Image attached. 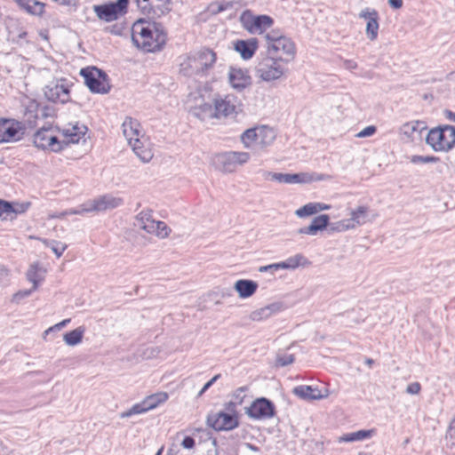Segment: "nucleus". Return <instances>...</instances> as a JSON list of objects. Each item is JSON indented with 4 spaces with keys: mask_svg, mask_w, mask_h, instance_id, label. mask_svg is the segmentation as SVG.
<instances>
[{
    "mask_svg": "<svg viewBox=\"0 0 455 455\" xmlns=\"http://www.w3.org/2000/svg\"><path fill=\"white\" fill-rule=\"evenodd\" d=\"M166 34L155 22L143 19L135 21L132 28V40L140 49L147 52L160 51L166 43Z\"/></svg>",
    "mask_w": 455,
    "mask_h": 455,
    "instance_id": "f257e3e1",
    "label": "nucleus"
},
{
    "mask_svg": "<svg viewBox=\"0 0 455 455\" xmlns=\"http://www.w3.org/2000/svg\"><path fill=\"white\" fill-rule=\"evenodd\" d=\"M288 63L267 52H261L255 66V75L264 82H274L285 76L288 73Z\"/></svg>",
    "mask_w": 455,
    "mask_h": 455,
    "instance_id": "f03ea898",
    "label": "nucleus"
},
{
    "mask_svg": "<svg viewBox=\"0 0 455 455\" xmlns=\"http://www.w3.org/2000/svg\"><path fill=\"white\" fill-rule=\"evenodd\" d=\"M264 39L267 53L282 58L288 64L294 60L296 46L291 38L282 35L279 31L271 30L264 36Z\"/></svg>",
    "mask_w": 455,
    "mask_h": 455,
    "instance_id": "7ed1b4c3",
    "label": "nucleus"
},
{
    "mask_svg": "<svg viewBox=\"0 0 455 455\" xmlns=\"http://www.w3.org/2000/svg\"><path fill=\"white\" fill-rule=\"evenodd\" d=\"M216 53L210 49H202L188 56L180 63V71L185 76H204L216 62Z\"/></svg>",
    "mask_w": 455,
    "mask_h": 455,
    "instance_id": "20e7f679",
    "label": "nucleus"
},
{
    "mask_svg": "<svg viewBox=\"0 0 455 455\" xmlns=\"http://www.w3.org/2000/svg\"><path fill=\"white\" fill-rule=\"evenodd\" d=\"M426 141L435 151H450L455 147V127L443 125L433 128L428 132Z\"/></svg>",
    "mask_w": 455,
    "mask_h": 455,
    "instance_id": "39448f33",
    "label": "nucleus"
},
{
    "mask_svg": "<svg viewBox=\"0 0 455 455\" xmlns=\"http://www.w3.org/2000/svg\"><path fill=\"white\" fill-rule=\"evenodd\" d=\"M239 21L243 29L251 35H261L270 28L274 20L268 15H255L251 10L243 11Z\"/></svg>",
    "mask_w": 455,
    "mask_h": 455,
    "instance_id": "423d86ee",
    "label": "nucleus"
},
{
    "mask_svg": "<svg viewBox=\"0 0 455 455\" xmlns=\"http://www.w3.org/2000/svg\"><path fill=\"white\" fill-rule=\"evenodd\" d=\"M275 131L268 126H259L246 130L241 136V140L246 148L256 145L259 148L270 146L275 139Z\"/></svg>",
    "mask_w": 455,
    "mask_h": 455,
    "instance_id": "0eeeda50",
    "label": "nucleus"
},
{
    "mask_svg": "<svg viewBox=\"0 0 455 455\" xmlns=\"http://www.w3.org/2000/svg\"><path fill=\"white\" fill-rule=\"evenodd\" d=\"M250 159L247 152L229 151L217 154L212 158L214 166L223 172H232L237 165L243 164Z\"/></svg>",
    "mask_w": 455,
    "mask_h": 455,
    "instance_id": "6e6552de",
    "label": "nucleus"
},
{
    "mask_svg": "<svg viewBox=\"0 0 455 455\" xmlns=\"http://www.w3.org/2000/svg\"><path fill=\"white\" fill-rule=\"evenodd\" d=\"M80 74L92 92L104 94L109 92L108 76L102 70L97 68H82Z\"/></svg>",
    "mask_w": 455,
    "mask_h": 455,
    "instance_id": "1a4fd4ad",
    "label": "nucleus"
},
{
    "mask_svg": "<svg viewBox=\"0 0 455 455\" xmlns=\"http://www.w3.org/2000/svg\"><path fill=\"white\" fill-rule=\"evenodd\" d=\"M128 4L129 0H116V2L93 5V12L100 20L112 22L127 12Z\"/></svg>",
    "mask_w": 455,
    "mask_h": 455,
    "instance_id": "9d476101",
    "label": "nucleus"
},
{
    "mask_svg": "<svg viewBox=\"0 0 455 455\" xmlns=\"http://www.w3.org/2000/svg\"><path fill=\"white\" fill-rule=\"evenodd\" d=\"M207 425L216 431H228L238 426L236 411H221L207 416Z\"/></svg>",
    "mask_w": 455,
    "mask_h": 455,
    "instance_id": "9b49d317",
    "label": "nucleus"
},
{
    "mask_svg": "<svg viewBox=\"0 0 455 455\" xmlns=\"http://www.w3.org/2000/svg\"><path fill=\"white\" fill-rule=\"evenodd\" d=\"M215 104L216 119L234 118L240 109V102L236 96L227 94L217 95L213 99Z\"/></svg>",
    "mask_w": 455,
    "mask_h": 455,
    "instance_id": "f8f14e48",
    "label": "nucleus"
},
{
    "mask_svg": "<svg viewBox=\"0 0 455 455\" xmlns=\"http://www.w3.org/2000/svg\"><path fill=\"white\" fill-rule=\"evenodd\" d=\"M168 397H169V395L165 392H158V393L148 395L140 403H135L129 410L123 411L120 414V417L122 419H124V418H129L132 415L145 413L150 410L156 408L160 404L165 403L167 401Z\"/></svg>",
    "mask_w": 455,
    "mask_h": 455,
    "instance_id": "ddd939ff",
    "label": "nucleus"
},
{
    "mask_svg": "<svg viewBox=\"0 0 455 455\" xmlns=\"http://www.w3.org/2000/svg\"><path fill=\"white\" fill-rule=\"evenodd\" d=\"M33 143L37 148L50 149L53 152H59L62 149V143L58 140L52 126L40 128L34 134Z\"/></svg>",
    "mask_w": 455,
    "mask_h": 455,
    "instance_id": "4468645a",
    "label": "nucleus"
},
{
    "mask_svg": "<svg viewBox=\"0 0 455 455\" xmlns=\"http://www.w3.org/2000/svg\"><path fill=\"white\" fill-rule=\"evenodd\" d=\"M23 123L14 119H0V143L16 142L22 139L25 133Z\"/></svg>",
    "mask_w": 455,
    "mask_h": 455,
    "instance_id": "2eb2a0df",
    "label": "nucleus"
},
{
    "mask_svg": "<svg viewBox=\"0 0 455 455\" xmlns=\"http://www.w3.org/2000/svg\"><path fill=\"white\" fill-rule=\"evenodd\" d=\"M45 98L53 103L64 104L70 100V90L64 79L51 82L44 89Z\"/></svg>",
    "mask_w": 455,
    "mask_h": 455,
    "instance_id": "dca6fc26",
    "label": "nucleus"
},
{
    "mask_svg": "<svg viewBox=\"0 0 455 455\" xmlns=\"http://www.w3.org/2000/svg\"><path fill=\"white\" fill-rule=\"evenodd\" d=\"M247 414L255 419H269L275 415V405L267 398H259L247 409Z\"/></svg>",
    "mask_w": 455,
    "mask_h": 455,
    "instance_id": "f3484780",
    "label": "nucleus"
},
{
    "mask_svg": "<svg viewBox=\"0 0 455 455\" xmlns=\"http://www.w3.org/2000/svg\"><path fill=\"white\" fill-rule=\"evenodd\" d=\"M277 182L284 184H305L312 181L323 180V174L299 172V173H279Z\"/></svg>",
    "mask_w": 455,
    "mask_h": 455,
    "instance_id": "a211bd4d",
    "label": "nucleus"
},
{
    "mask_svg": "<svg viewBox=\"0 0 455 455\" xmlns=\"http://www.w3.org/2000/svg\"><path fill=\"white\" fill-rule=\"evenodd\" d=\"M87 127L84 124H68L61 129L62 135L64 137L63 143H78L86 134Z\"/></svg>",
    "mask_w": 455,
    "mask_h": 455,
    "instance_id": "6ab92c4d",
    "label": "nucleus"
},
{
    "mask_svg": "<svg viewBox=\"0 0 455 455\" xmlns=\"http://www.w3.org/2000/svg\"><path fill=\"white\" fill-rule=\"evenodd\" d=\"M228 81L230 85L237 91H242L251 84L248 71L236 68H230Z\"/></svg>",
    "mask_w": 455,
    "mask_h": 455,
    "instance_id": "aec40b11",
    "label": "nucleus"
},
{
    "mask_svg": "<svg viewBox=\"0 0 455 455\" xmlns=\"http://www.w3.org/2000/svg\"><path fill=\"white\" fill-rule=\"evenodd\" d=\"M359 17L363 18L367 20L366 25V35L367 37L373 41L378 36V30H379V15L378 12L375 10H370V9H364L362 10L359 13Z\"/></svg>",
    "mask_w": 455,
    "mask_h": 455,
    "instance_id": "412c9836",
    "label": "nucleus"
},
{
    "mask_svg": "<svg viewBox=\"0 0 455 455\" xmlns=\"http://www.w3.org/2000/svg\"><path fill=\"white\" fill-rule=\"evenodd\" d=\"M94 212H102L117 208L123 204V199L111 195H104L91 200Z\"/></svg>",
    "mask_w": 455,
    "mask_h": 455,
    "instance_id": "4be33fe9",
    "label": "nucleus"
},
{
    "mask_svg": "<svg viewBox=\"0 0 455 455\" xmlns=\"http://www.w3.org/2000/svg\"><path fill=\"white\" fill-rule=\"evenodd\" d=\"M123 133L131 146L135 141L136 138L143 139L140 130V124L136 120L130 116H126L122 124Z\"/></svg>",
    "mask_w": 455,
    "mask_h": 455,
    "instance_id": "5701e85b",
    "label": "nucleus"
},
{
    "mask_svg": "<svg viewBox=\"0 0 455 455\" xmlns=\"http://www.w3.org/2000/svg\"><path fill=\"white\" fill-rule=\"evenodd\" d=\"M259 42L257 38L248 40H237L234 43V49L240 53L243 60H251L258 50Z\"/></svg>",
    "mask_w": 455,
    "mask_h": 455,
    "instance_id": "b1692460",
    "label": "nucleus"
},
{
    "mask_svg": "<svg viewBox=\"0 0 455 455\" xmlns=\"http://www.w3.org/2000/svg\"><path fill=\"white\" fill-rule=\"evenodd\" d=\"M19 9L27 14L42 17L44 13L45 4L38 0H13Z\"/></svg>",
    "mask_w": 455,
    "mask_h": 455,
    "instance_id": "393cba45",
    "label": "nucleus"
},
{
    "mask_svg": "<svg viewBox=\"0 0 455 455\" xmlns=\"http://www.w3.org/2000/svg\"><path fill=\"white\" fill-rule=\"evenodd\" d=\"M283 310L281 302H274L263 307L258 308L250 314V319L255 322H260L268 319L275 314Z\"/></svg>",
    "mask_w": 455,
    "mask_h": 455,
    "instance_id": "a878e982",
    "label": "nucleus"
},
{
    "mask_svg": "<svg viewBox=\"0 0 455 455\" xmlns=\"http://www.w3.org/2000/svg\"><path fill=\"white\" fill-rule=\"evenodd\" d=\"M330 217L327 214H321L315 217L309 226L298 230L299 234L315 235L317 232L324 230L329 226Z\"/></svg>",
    "mask_w": 455,
    "mask_h": 455,
    "instance_id": "bb28decb",
    "label": "nucleus"
},
{
    "mask_svg": "<svg viewBox=\"0 0 455 455\" xmlns=\"http://www.w3.org/2000/svg\"><path fill=\"white\" fill-rule=\"evenodd\" d=\"M292 392L298 397L307 401L319 400L327 396V394H322V391L317 387H313L307 385L295 387Z\"/></svg>",
    "mask_w": 455,
    "mask_h": 455,
    "instance_id": "cd10ccee",
    "label": "nucleus"
},
{
    "mask_svg": "<svg viewBox=\"0 0 455 455\" xmlns=\"http://www.w3.org/2000/svg\"><path fill=\"white\" fill-rule=\"evenodd\" d=\"M234 288L238 292L240 298L246 299L256 292L258 283L252 280L240 279L235 283Z\"/></svg>",
    "mask_w": 455,
    "mask_h": 455,
    "instance_id": "c85d7f7f",
    "label": "nucleus"
},
{
    "mask_svg": "<svg viewBox=\"0 0 455 455\" xmlns=\"http://www.w3.org/2000/svg\"><path fill=\"white\" fill-rule=\"evenodd\" d=\"M191 114L196 118L205 121L208 119L216 118L215 104L203 103L191 108Z\"/></svg>",
    "mask_w": 455,
    "mask_h": 455,
    "instance_id": "c756f323",
    "label": "nucleus"
},
{
    "mask_svg": "<svg viewBox=\"0 0 455 455\" xmlns=\"http://www.w3.org/2000/svg\"><path fill=\"white\" fill-rule=\"evenodd\" d=\"M369 212L370 209L366 205H360L350 212V218L347 220L354 226V229L369 220Z\"/></svg>",
    "mask_w": 455,
    "mask_h": 455,
    "instance_id": "7c9ffc66",
    "label": "nucleus"
},
{
    "mask_svg": "<svg viewBox=\"0 0 455 455\" xmlns=\"http://www.w3.org/2000/svg\"><path fill=\"white\" fill-rule=\"evenodd\" d=\"M374 429H362L355 432L347 433L338 438L339 443H354L361 442L366 439H370L373 434Z\"/></svg>",
    "mask_w": 455,
    "mask_h": 455,
    "instance_id": "2f4dec72",
    "label": "nucleus"
},
{
    "mask_svg": "<svg viewBox=\"0 0 455 455\" xmlns=\"http://www.w3.org/2000/svg\"><path fill=\"white\" fill-rule=\"evenodd\" d=\"M133 152L143 162L148 163L153 158L152 150L145 145V141L140 138H136L133 144L131 145Z\"/></svg>",
    "mask_w": 455,
    "mask_h": 455,
    "instance_id": "473e14b6",
    "label": "nucleus"
},
{
    "mask_svg": "<svg viewBox=\"0 0 455 455\" xmlns=\"http://www.w3.org/2000/svg\"><path fill=\"white\" fill-rule=\"evenodd\" d=\"M248 390L246 387L237 388L232 395V399L226 403L224 408L227 411H236V407L243 403L245 392Z\"/></svg>",
    "mask_w": 455,
    "mask_h": 455,
    "instance_id": "72a5a7b5",
    "label": "nucleus"
},
{
    "mask_svg": "<svg viewBox=\"0 0 455 455\" xmlns=\"http://www.w3.org/2000/svg\"><path fill=\"white\" fill-rule=\"evenodd\" d=\"M44 270L38 264L30 266L27 272L28 279L33 283V290L37 288L38 283L44 279Z\"/></svg>",
    "mask_w": 455,
    "mask_h": 455,
    "instance_id": "f704fd0d",
    "label": "nucleus"
},
{
    "mask_svg": "<svg viewBox=\"0 0 455 455\" xmlns=\"http://www.w3.org/2000/svg\"><path fill=\"white\" fill-rule=\"evenodd\" d=\"M84 333V327H78L64 334L63 340L68 346H76L82 342Z\"/></svg>",
    "mask_w": 455,
    "mask_h": 455,
    "instance_id": "c9c22d12",
    "label": "nucleus"
},
{
    "mask_svg": "<svg viewBox=\"0 0 455 455\" xmlns=\"http://www.w3.org/2000/svg\"><path fill=\"white\" fill-rule=\"evenodd\" d=\"M425 125L423 122L416 121V122H410L404 124L400 131L401 132L405 135L408 138H412L414 135V132H419V129H425Z\"/></svg>",
    "mask_w": 455,
    "mask_h": 455,
    "instance_id": "e433bc0d",
    "label": "nucleus"
},
{
    "mask_svg": "<svg viewBox=\"0 0 455 455\" xmlns=\"http://www.w3.org/2000/svg\"><path fill=\"white\" fill-rule=\"evenodd\" d=\"M317 203H308L304 206L296 210L295 214L299 218H305L313 214L317 213Z\"/></svg>",
    "mask_w": 455,
    "mask_h": 455,
    "instance_id": "4c0bfd02",
    "label": "nucleus"
},
{
    "mask_svg": "<svg viewBox=\"0 0 455 455\" xmlns=\"http://www.w3.org/2000/svg\"><path fill=\"white\" fill-rule=\"evenodd\" d=\"M287 263L289 264L290 269H295L299 266H307L310 264L308 259L302 254L298 253L296 255H293L291 257H289L286 259Z\"/></svg>",
    "mask_w": 455,
    "mask_h": 455,
    "instance_id": "58836bf2",
    "label": "nucleus"
},
{
    "mask_svg": "<svg viewBox=\"0 0 455 455\" xmlns=\"http://www.w3.org/2000/svg\"><path fill=\"white\" fill-rule=\"evenodd\" d=\"M153 235L160 238H166L171 233V228L166 225V223L160 220H156Z\"/></svg>",
    "mask_w": 455,
    "mask_h": 455,
    "instance_id": "ea45409f",
    "label": "nucleus"
},
{
    "mask_svg": "<svg viewBox=\"0 0 455 455\" xmlns=\"http://www.w3.org/2000/svg\"><path fill=\"white\" fill-rule=\"evenodd\" d=\"M330 229L333 232H344L354 229V226L350 224L348 220H342L330 225Z\"/></svg>",
    "mask_w": 455,
    "mask_h": 455,
    "instance_id": "a19ab883",
    "label": "nucleus"
},
{
    "mask_svg": "<svg viewBox=\"0 0 455 455\" xmlns=\"http://www.w3.org/2000/svg\"><path fill=\"white\" fill-rule=\"evenodd\" d=\"M152 218V212L149 210L140 212L135 220V226L140 229H143V226L148 223L149 219Z\"/></svg>",
    "mask_w": 455,
    "mask_h": 455,
    "instance_id": "79ce46f5",
    "label": "nucleus"
},
{
    "mask_svg": "<svg viewBox=\"0 0 455 455\" xmlns=\"http://www.w3.org/2000/svg\"><path fill=\"white\" fill-rule=\"evenodd\" d=\"M47 246L52 249L57 258H60L67 249V245L65 243L58 241H51Z\"/></svg>",
    "mask_w": 455,
    "mask_h": 455,
    "instance_id": "37998d69",
    "label": "nucleus"
},
{
    "mask_svg": "<svg viewBox=\"0 0 455 455\" xmlns=\"http://www.w3.org/2000/svg\"><path fill=\"white\" fill-rule=\"evenodd\" d=\"M28 206H29V204H12V209L4 214V219L12 218V214L24 212L28 209Z\"/></svg>",
    "mask_w": 455,
    "mask_h": 455,
    "instance_id": "c03bdc74",
    "label": "nucleus"
},
{
    "mask_svg": "<svg viewBox=\"0 0 455 455\" xmlns=\"http://www.w3.org/2000/svg\"><path fill=\"white\" fill-rule=\"evenodd\" d=\"M294 362V355L291 354H283L277 356L276 363L278 366H287Z\"/></svg>",
    "mask_w": 455,
    "mask_h": 455,
    "instance_id": "a18cd8bd",
    "label": "nucleus"
},
{
    "mask_svg": "<svg viewBox=\"0 0 455 455\" xmlns=\"http://www.w3.org/2000/svg\"><path fill=\"white\" fill-rule=\"evenodd\" d=\"M435 156H412L411 162L413 164H429L437 161Z\"/></svg>",
    "mask_w": 455,
    "mask_h": 455,
    "instance_id": "49530a36",
    "label": "nucleus"
},
{
    "mask_svg": "<svg viewBox=\"0 0 455 455\" xmlns=\"http://www.w3.org/2000/svg\"><path fill=\"white\" fill-rule=\"evenodd\" d=\"M376 127L374 125H370L363 128L361 132L356 134L358 138H365L373 135L376 132Z\"/></svg>",
    "mask_w": 455,
    "mask_h": 455,
    "instance_id": "de8ad7c7",
    "label": "nucleus"
},
{
    "mask_svg": "<svg viewBox=\"0 0 455 455\" xmlns=\"http://www.w3.org/2000/svg\"><path fill=\"white\" fill-rule=\"evenodd\" d=\"M91 204H92V202H91V200H89V201L84 203L83 204H81L80 206H78L77 208H76L77 215H81L85 212H94L93 208L91 206Z\"/></svg>",
    "mask_w": 455,
    "mask_h": 455,
    "instance_id": "09e8293b",
    "label": "nucleus"
},
{
    "mask_svg": "<svg viewBox=\"0 0 455 455\" xmlns=\"http://www.w3.org/2000/svg\"><path fill=\"white\" fill-rule=\"evenodd\" d=\"M447 438L449 439L451 445L455 447V419L451 421L448 429Z\"/></svg>",
    "mask_w": 455,
    "mask_h": 455,
    "instance_id": "8fccbe9b",
    "label": "nucleus"
},
{
    "mask_svg": "<svg viewBox=\"0 0 455 455\" xmlns=\"http://www.w3.org/2000/svg\"><path fill=\"white\" fill-rule=\"evenodd\" d=\"M420 389L421 386L419 382H412L407 386L406 392L411 395H417Z\"/></svg>",
    "mask_w": 455,
    "mask_h": 455,
    "instance_id": "3c124183",
    "label": "nucleus"
},
{
    "mask_svg": "<svg viewBox=\"0 0 455 455\" xmlns=\"http://www.w3.org/2000/svg\"><path fill=\"white\" fill-rule=\"evenodd\" d=\"M70 322V319H65L61 322H60L59 323H56L55 325L48 328L44 333L45 334H48L50 333L51 331H60L61 330L63 327H65L68 323Z\"/></svg>",
    "mask_w": 455,
    "mask_h": 455,
    "instance_id": "603ef678",
    "label": "nucleus"
},
{
    "mask_svg": "<svg viewBox=\"0 0 455 455\" xmlns=\"http://www.w3.org/2000/svg\"><path fill=\"white\" fill-rule=\"evenodd\" d=\"M12 209V204L0 200V218L4 219V214Z\"/></svg>",
    "mask_w": 455,
    "mask_h": 455,
    "instance_id": "864d4df0",
    "label": "nucleus"
},
{
    "mask_svg": "<svg viewBox=\"0 0 455 455\" xmlns=\"http://www.w3.org/2000/svg\"><path fill=\"white\" fill-rule=\"evenodd\" d=\"M224 10V6L218 3L212 4L208 6V11L212 14L220 13Z\"/></svg>",
    "mask_w": 455,
    "mask_h": 455,
    "instance_id": "5fc2aeb1",
    "label": "nucleus"
},
{
    "mask_svg": "<svg viewBox=\"0 0 455 455\" xmlns=\"http://www.w3.org/2000/svg\"><path fill=\"white\" fill-rule=\"evenodd\" d=\"M9 280V271L4 266H0V283L5 284Z\"/></svg>",
    "mask_w": 455,
    "mask_h": 455,
    "instance_id": "6e6d98bb",
    "label": "nucleus"
},
{
    "mask_svg": "<svg viewBox=\"0 0 455 455\" xmlns=\"http://www.w3.org/2000/svg\"><path fill=\"white\" fill-rule=\"evenodd\" d=\"M156 220H155L153 218L149 219L148 223L143 226V230H145L148 234H152L155 231Z\"/></svg>",
    "mask_w": 455,
    "mask_h": 455,
    "instance_id": "4d7b16f0",
    "label": "nucleus"
},
{
    "mask_svg": "<svg viewBox=\"0 0 455 455\" xmlns=\"http://www.w3.org/2000/svg\"><path fill=\"white\" fill-rule=\"evenodd\" d=\"M259 272H269L271 274H274V272L277 271V270H276L275 263H274V264L260 267L259 268Z\"/></svg>",
    "mask_w": 455,
    "mask_h": 455,
    "instance_id": "13d9d810",
    "label": "nucleus"
},
{
    "mask_svg": "<svg viewBox=\"0 0 455 455\" xmlns=\"http://www.w3.org/2000/svg\"><path fill=\"white\" fill-rule=\"evenodd\" d=\"M265 180H272L277 181V178L279 175V172H263L262 173Z\"/></svg>",
    "mask_w": 455,
    "mask_h": 455,
    "instance_id": "bf43d9fd",
    "label": "nucleus"
},
{
    "mask_svg": "<svg viewBox=\"0 0 455 455\" xmlns=\"http://www.w3.org/2000/svg\"><path fill=\"white\" fill-rule=\"evenodd\" d=\"M443 115L445 116L446 119L450 120V121H452V122H455V113L452 112L451 110L450 109H445L443 111Z\"/></svg>",
    "mask_w": 455,
    "mask_h": 455,
    "instance_id": "052dcab7",
    "label": "nucleus"
},
{
    "mask_svg": "<svg viewBox=\"0 0 455 455\" xmlns=\"http://www.w3.org/2000/svg\"><path fill=\"white\" fill-rule=\"evenodd\" d=\"M388 4L395 9H399L403 5L402 0H388Z\"/></svg>",
    "mask_w": 455,
    "mask_h": 455,
    "instance_id": "680f3d73",
    "label": "nucleus"
},
{
    "mask_svg": "<svg viewBox=\"0 0 455 455\" xmlns=\"http://www.w3.org/2000/svg\"><path fill=\"white\" fill-rule=\"evenodd\" d=\"M214 383L210 379L208 382L204 384L203 388L198 393V396H201L204 393H205Z\"/></svg>",
    "mask_w": 455,
    "mask_h": 455,
    "instance_id": "e2e57ef3",
    "label": "nucleus"
},
{
    "mask_svg": "<svg viewBox=\"0 0 455 455\" xmlns=\"http://www.w3.org/2000/svg\"><path fill=\"white\" fill-rule=\"evenodd\" d=\"M33 288L31 290H27V291H19L18 293L15 294V297L16 298H25V297H28L31 294V292L33 291Z\"/></svg>",
    "mask_w": 455,
    "mask_h": 455,
    "instance_id": "0e129e2a",
    "label": "nucleus"
},
{
    "mask_svg": "<svg viewBox=\"0 0 455 455\" xmlns=\"http://www.w3.org/2000/svg\"><path fill=\"white\" fill-rule=\"evenodd\" d=\"M275 266H276V270L290 269L289 264L287 263L286 259L284 261L275 263Z\"/></svg>",
    "mask_w": 455,
    "mask_h": 455,
    "instance_id": "69168bd1",
    "label": "nucleus"
},
{
    "mask_svg": "<svg viewBox=\"0 0 455 455\" xmlns=\"http://www.w3.org/2000/svg\"><path fill=\"white\" fill-rule=\"evenodd\" d=\"M330 208H331V205H329V204H323V203H317V211H318V212H322V211L329 210Z\"/></svg>",
    "mask_w": 455,
    "mask_h": 455,
    "instance_id": "338daca9",
    "label": "nucleus"
},
{
    "mask_svg": "<svg viewBox=\"0 0 455 455\" xmlns=\"http://www.w3.org/2000/svg\"><path fill=\"white\" fill-rule=\"evenodd\" d=\"M27 36V32L26 31H20L18 36H17V38L13 40L16 41L17 43H20L22 39H25Z\"/></svg>",
    "mask_w": 455,
    "mask_h": 455,
    "instance_id": "774afa93",
    "label": "nucleus"
}]
</instances>
